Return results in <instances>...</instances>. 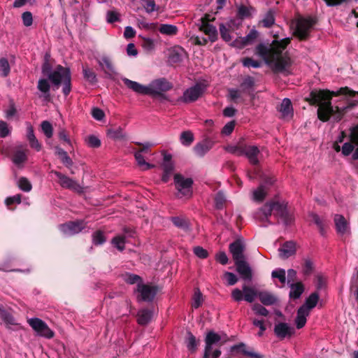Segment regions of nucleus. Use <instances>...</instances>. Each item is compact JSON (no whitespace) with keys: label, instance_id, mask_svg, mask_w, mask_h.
Masks as SVG:
<instances>
[{"label":"nucleus","instance_id":"obj_19","mask_svg":"<svg viewBox=\"0 0 358 358\" xmlns=\"http://www.w3.org/2000/svg\"><path fill=\"white\" fill-rule=\"evenodd\" d=\"M296 243L292 241L285 242L278 249L279 256L282 259H287L295 255L296 252Z\"/></svg>","mask_w":358,"mask_h":358},{"label":"nucleus","instance_id":"obj_9","mask_svg":"<svg viewBox=\"0 0 358 358\" xmlns=\"http://www.w3.org/2000/svg\"><path fill=\"white\" fill-rule=\"evenodd\" d=\"M206 89V84L201 82L197 83L194 86L187 89L180 99L184 103L194 102L205 93Z\"/></svg>","mask_w":358,"mask_h":358},{"label":"nucleus","instance_id":"obj_34","mask_svg":"<svg viewBox=\"0 0 358 358\" xmlns=\"http://www.w3.org/2000/svg\"><path fill=\"white\" fill-rule=\"evenodd\" d=\"M199 340H197L195 336L192 332H187V338H186V346L189 352L192 353L196 352L197 347L199 345Z\"/></svg>","mask_w":358,"mask_h":358},{"label":"nucleus","instance_id":"obj_36","mask_svg":"<svg viewBox=\"0 0 358 358\" xmlns=\"http://www.w3.org/2000/svg\"><path fill=\"white\" fill-rule=\"evenodd\" d=\"M309 216L311 217L312 221L316 224L319 229L320 233L322 236L325 234V220L321 218L317 214L311 213Z\"/></svg>","mask_w":358,"mask_h":358},{"label":"nucleus","instance_id":"obj_40","mask_svg":"<svg viewBox=\"0 0 358 358\" xmlns=\"http://www.w3.org/2000/svg\"><path fill=\"white\" fill-rule=\"evenodd\" d=\"M123 279L127 284L129 285H134L136 283L138 285L140 283H143V279L140 275L131 273H126L123 275Z\"/></svg>","mask_w":358,"mask_h":358},{"label":"nucleus","instance_id":"obj_57","mask_svg":"<svg viewBox=\"0 0 358 358\" xmlns=\"http://www.w3.org/2000/svg\"><path fill=\"white\" fill-rule=\"evenodd\" d=\"M350 141L358 146V123L350 129Z\"/></svg>","mask_w":358,"mask_h":358},{"label":"nucleus","instance_id":"obj_25","mask_svg":"<svg viewBox=\"0 0 358 358\" xmlns=\"http://www.w3.org/2000/svg\"><path fill=\"white\" fill-rule=\"evenodd\" d=\"M278 110L282 113L283 117H292L293 108L291 100L288 98L284 99L278 108Z\"/></svg>","mask_w":358,"mask_h":358},{"label":"nucleus","instance_id":"obj_17","mask_svg":"<svg viewBox=\"0 0 358 358\" xmlns=\"http://www.w3.org/2000/svg\"><path fill=\"white\" fill-rule=\"evenodd\" d=\"M83 221L77 220L75 222H69L60 225V229L67 235H73L80 232L84 229Z\"/></svg>","mask_w":358,"mask_h":358},{"label":"nucleus","instance_id":"obj_49","mask_svg":"<svg viewBox=\"0 0 358 358\" xmlns=\"http://www.w3.org/2000/svg\"><path fill=\"white\" fill-rule=\"evenodd\" d=\"M27 157L24 151L17 150L13 156V162L16 165H20L27 160Z\"/></svg>","mask_w":358,"mask_h":358},{"label":"nucleus","instance_id":"obj_26","mask_svg":"<svg viewBox=\"0 0 358 358\" xmlns=\"http://www.w3.org/2000/svg\"><path fill=\"white\" fill-rule=\"evenodd\" d=\"M199 30L208 36V39L214 43L217 39V31L215 26L212 24H201Z\"/></svg>","mask_w":358,"mask_h":358},{"label":"nucleus","instance_id":"obj_14","mask_svg":"<svg viewBox=\"0 0 358 358\" xmlns=\"http://www.w3.org/2000/svg\"><path fill=\"white\" fill-rule=\"evenodd\" d=\"M229 250L232 255L234 262L246 259L244 255L245 245L242 238H238L230 243L229 245Z\"/></svg>","mask_w":358,"mask_h":358},{"label":"nucleus","instance_id":"obj_24","mask_svg":"<svg viewBox=\"0 0 358 358\" xmlns=\"http://www.w3.org/2000/svg\"><path fill=\"white\" fill-rule=\"evenodd\" d=\"M55 155H57L63 164L68 169H71L73 164V160L68 153L59 146L55 147Z\"/></svg>","mask_w":358,"mask_h":358},{"label":"nucleus","instance_id":"obj_28","mask_svg":"<svg viewBox=\"0 0 358 358\" xmlns=\"http://www.w3.org/2000/svg\"><path fill=\"white\" fill-rule=\"evenodd\" d=\"M98 63L101 66L105 73L108 76H111L116 73L113 63L108 57H103L101 59L98 60Z\"/></svg>","mask_w":358,"mask_h":358},{"label":"nucleus","instance_id":"obj_56","mask_svg":"<svg viewBox=\"0 0 358 358\" xmlns=\"http://www.w3.org/2000/svg\"><path fill=\"white\" fill-rule=\"evenodd\" d=\"M286 273L285 271L283 268H278L274 270L271 273V276L273 278H278L281 283H285L286 282Z\"/></svg>","mask_w":358,"mask_h":358},{"label":"nucleus","instance_id":"obj_1","mask_svg":"<svg viewBox=\"0 0 358 358\" xmlns=\"http://www.w3.org/2000/svg\"><path fill=\"white\" fill-rule=\"evenodd\" d=\"M344 95L350 98L358 96V91H355L349 87H341L338 91H330L329 90L313 89L309 96L304 99L310 106H317V110L318 119L326 122L332 116L334 121L339 122L342 120L348 109L352 108L358 105V99L350 100L346 106H333L331 99L333 96Z\"/></svg>","mask_w":358,"mask_h":358},{"label":"nucleus","instance_id":"obj_55","mask_svg":"<svg viewBox=\"0 0 358 358\" xmlns=\"http://www.w3.org/2000/svg\"><path fill=\"white\" fill-rule=\"evenodd\" d=\"M255 86V79L252 76H247L244 78L243 81L241 84V87L243 91H246L252 89Z\"/></svg>","mask_w":358,"mask_h":358},{"label":"nucleus","instance_id":"obj_6","mask_svg":"<svg viewBox=\"0 0 358 358\" xmlns=\"http://www.w3.org/2000/svg\"><path fill=\"white\" fill-rule=\"evenodd\" d=\"M274 38L275 39L272 41L269 46L263 43L257 45L255 53L259 56H267L269 52L275 55L282 54V51L286 49L291 42L290 38H285L280 41L277 40L278 36L276 35L274 36Z\"/></svg>","mask_w":358,"mask_h":358},{"label":"nucleus","instance_id":"obj_23","mask_svg":"<svg viewBox=\"0 0 358 358\" xmlns=\"http://www.w3.org/2000/svg\"><path fill=\"white\" fill-rule=\"evenodd\" d=\"M258 298L264 306H271L278 301V298L273 294L267 291H259Z\"/></svg>","mask_w":358,"mask_h":358},{"label":"nucleus","instance_id":"obj_4","mask_svg":"<svg viewBox=\"0 0 358 358\" xmlns=\"http://www.w3.org/2000/svg\"><path fill=\"white\" fill-rule=\"evenodd\" d=\"M41 72L46 76L54 87L57 90L62 84V93L67 96L71 91V73L69 68L64 67L60 64L57 65L52 71L50 62H43Z\"/></svg>","mask_w":358,"mask_h":358},{"label":"nucleus","instance_id":"obj_35","mask_svg":"<svg viewBox=\"0 0 358 358\" xmlns=\"http://www.w3.org/2000/svg\"><path fill=\"white\" fill-rule=\"evenodd\" d=\"M173 224L178 228L181 229L185 231L189 230V224L188 220L183 217H172L171 218Z\"/></svg>","mask_w":358,"mask_h":358},{"label":"nucleus","instance_id":"obj_58","mask_svg":"<svg viewBox=\"0 0 358 358\" xmlns=\"http://www.w3.org/2000/svg\"><path fill=\"white\" fill-rule=\"evenodd\" d=\"M106 20L110 24L119 22L120 20V13L116 10H108L106 13Z\"/></svg>","mask_w":358,"mask_h":358},{"label":"nucleus","instance_id":"obj_7","mask_svg":"<svg viewBox=\"0 0 358 358\" xmlns=\"http://www.w3.org/2000/svg\"><path fill=\"white\" fill-rule=\"evenodd\" d=\"M317 23V20L313 17H299L296 22V29L294 35L300 41H306L310 37V34L314 26Z\"/></svg>","mask_w":358,"mask_h":358},{"label":"nucleus","instance_id":"obj_59","mask_svg":"<svg viewBox=\"0 0 358 358\" xmlns=\"http://www.w3.org/2000/svg\"><path fill=\"white\" fill-rule=\"evenodd\" d=\"M242 64L245 67L259 68L261 66V62L253 59L251 57H245L242 59Z\"/></svg>","mask_w":358,"mask_h":358},{"label":"nucleus","instance_id":"obj_60","mask_svg":"<svg viewBox=\"0 0 358 358\" xmlns=\"http://www.w3.org/2000/svg\"><path fill=\"white\" fill-rule=\"evenodd\" d=\"M220 33L221 38L226 42L231 40L229 29L226 27L224 24H220Z\"/></svg>","mask_w":358,"mask_h":358},{"label":"nucleus","instance_id":"obj_41","mask_svg":"<svg viewBox=\"0 0 358 358\" xmlns=\"http://www.w3.org/2000/svg\"><path fill=\"white\" fill-rule=\"evenodd\" d=\"M314 271V264L310 258H303L302 264V272L304 275H310Z\"/></svg>","mask_w":358,"mask_h":358},{"label":"nucleus","instance_id":"obj_13","mask_svg":"<svg viewBox=\"0 0 358 358\" xmlns=\"http://www.w3.org/2000/svg\"><path fill=\"white\" fill-rule=\"evenodd\" d=\"M174 182L176 189L183 196L192 194L191 188L193 185L192 178H185L181 174L177 173L174 176Z\"/></svg>","mask_w":358,"mask_h":358},{"label":"nucleus","instance_id":"obj_64","mask_svg":"<svg viewBox=\"0 0 358 358\" xmlns=\"http://www.w3.org/2000/svg\"><path fill=\"white\" fill-rule=\"evenodd\" d=\"M141 45L143 48L148 52L152 51L155 48L153 40L149 38H143Z\"/></svg>","mask_w":358,"mask_h":358},{"label":"nucleus","instance_id":"obj_46","mask_svg":"<svg viewBox=\"0 0 358 358\" xmlns=\"http://www.w3.org/2000/svg\"><path fill=\"white\" fill-rule=\"evenodd\" d=\"M275 22L274 12L272 10H269L264 18L262 20V23L264 27L266 28L271 27Z\"/></svg>","mask_w":358,"mask_h":358},{"label":"nucleus","instance_id":"obj_54","mask_svg":"<svg viewBox=\"0 0 358 358\" xmlns=\"http://www.w3.org/2000/svg\"><path fill=\"white\" fill-rule=\"evenodd\" d=\"M10 65L8 61L6 58L0 59V71L3 77H6L10 73Z\"/></svg>","mask_w":358,"mask_h":358},{"label":"nucleus","instance_id":"obj_15","mask_svg":"<svg viewBox=\"0 0 358 358\" xmlns=\"http://www.w3.org/2000/svg\"><path fill=\"white\" fill-rule=\"evenodd\" d=\"M236 271L241 278L245 281H251L252 279V271L246 259L234 262Z\"/></svg>","mask_w":358,"mask_h":358},{"label":"nucleus","instance_id":"obj_45","mask_svg":"<svg viewBox=\"0 0 358 358\" xmlns=\"http://www.w3.org/2000/svg\"><path fill=\"white\" fill-rule=\"evenodd\" d=\"M258 36V31L256 29H252L246 36L243 37L244 40L243 45L247 46L253 44Z\"/></svg>","mask_w":358,"mask_h":358},{"label":"nucleus","instance_id":"obj_53","mask_svg":"<svg viewBox=\"0 0 358 358\" xmlns=\"http://www.w3.org/2000/svg\"><path fill=\"white\" fill-rule=\"evenodd\" d=\"M41 129L47 138H51L52 136L53 128L50 122L46 120L43 121L41 122Z\"/></svg>","mask_w":358,"mask_h":358},{"label":"nucleus","instance_id":"obj_3","mask_svg":"<svg viewBox=\"0 0 358 358\" xmlns=\"http://www.w3.org/2000/svg\"><path fill=\"white\" fill-rule=\"evenodd\" d=\"M124 84L134 92L150 95L153 98H159L162 100H166L167 97L164 92L170 90L173 85L166 78H159L152 81L149 86L143 85L136 81L123 78Z\"/></svg>","mask_w":358,"mask_h":358},{"label":"nucleus","instance_id":"obj_33","mask_svg":"<svg viewBox=\"0 0 358 358\" xmlns=\"http://www.w3.org/2000/svg\"><path fill=\"white\" fill-rule=\"evenodd\" d=\"M310 313L303 310V308H300L297 310L296 317L295 318L296 327L298 329L303 328L306 323V317L308 316Z\"/></svg>","mask_w":358,"mask_h":358},{"label":"nucleus","instance_id":"obj_43","mask_svg":"<svg viewBox=\"0 0 358 358\" xmlns=\"http://www.w3.org/2000/svg\"><path fill=\"white\" fill-rule=\"evenodd\" d=\"M112 244L120 252L124 250L125 236H117L113 238Z\"/></svg>","mask_w":358,"mask_h":358},{"label":"nucleus","instance_id":"obj_62","mask_svg":"<svg viewBox=\"0 0 358 358\" xmlns=\"http://www.w3.org/2000/svg\"><path fill=\"white\" fill-rule=\"evenodd\" d=\"M138 25L146 30H155L157 27V23H148L144 19L138 20Z\"/></svg>","mask_w":358,"mask_h":358},{"label":"nucleus","instance_id":"obj_50","mask_svg":"<svg viewBox=\"0 0 358 358\" xmlns=\"http://www.w3.org/2000/svg\"><path fill=\"white\" fill-rule=\"evenodd\" d=\"M266 194L267 189L264 188V185H260L253 193L255 199L258 201H262L266 197Z\"/></svg>","mask_w":358,"mask_h":358},{"label":"nucleus","instance_id":"obj_51","mask_svg":"<svg viewBox=\"0 0 358 358\" xmlns=\"http://www.w3.org/2000/svg\"><path fill=\"white\" fill-rule=\"evenodd\" d=\"M83 71L85 79L90 83L94 84L97 82L96 76L92 69L83 68Z\"/></svg>","mask_w":358,"mask_h":358},{"label":"nucleus","instance_id":"obj_2","mask_svg":"<svg viewBox=\"0 0 358 358\" xmlns=\"http://www.w3.org/2000/svg\"><path fill=\"white\" fill-rule=\"evenodd\" d=\"M272 214L280 218L285 225H289L292 222V216L287 209V203L275 201L266 202L255 212L254 217L262 222L264 227H267L272 224L269 220Z\"/></svg>","mask_w":358,"mask_h":358},{"label":"nucleus","instance_id":"obj_42","mask_svg":"<svg viewBox=\"0 0 358 358\" xmlns=\"http://www.w3.org/2000/svg\"><path fill=\"white\" fill-rule=\"evenodd\" d=\"M194 141V135L190 131H185L180 134V142L184 145H189Z\"/></svg>","mask_w":358,"mask_h":358},{"label":"nucleus","instance_id":"obj_52","mask_svg":"<svg viewBox=\"0 0 358 358\" xmlns=\"http://www.w3.org/2000/svg\"><path fill=\"white\" fill-rule=\"evenodd\" d=\"M18 187L21 190L26 192L31 191L32 188V185L29 180L24 177H21L19 179Z\"/></svg>","mask_w":358,"mask_h":358},{"label":"nucleus","instance_id":"obj_21","mask_svg":"<svg viewBox=\"0 0 358 358\" xmlns=\"http://www.w3.org/2000/svg\"><path fill=\"white\" fill-rule=\"evenodd\" d=\"M259 154L260 151L257 146L246 145L244 155L247 157L252 165L257 166L259 164L258 156Z\"/></svg>","mask_w":358,"mask_h":358},{"label":"nucleus","instance_id":"obj_48","mask_svg":"<svg viewBox=\"0 0 358 358\" xmlns=\"http://www.w3.org/2000/svg\"><path fill=\"white\" fill-rule=\"evenodd\" d=\"M92 242L95 245L103 244L106 242V237L103 232L98 230L93 233Z\"/></svg>","mask_w":358,"mask_h":358},{"label":"nucleus","instance_id":"obj_44","mask_svg":"<svg viewBox=\"0 0 358 358\" xmlns=\"http://www.w3.org/2000/svg\"><path fill=\"white\" fill-rule=\"evenodd\" d=\"M192 307L194 308H199L203 302V294L199 288L194 289V293L193 296Z\"/></svg>","mask_w":358,"mask_h":358},{"label":"nucleus","instance_id":"obj_16","mask_svg":"<svg viewBox=\"0 0 358 358\" xmlns=\"http://www.w3.org/2000/svg\"><path fill=\"white\" fill-rule=\"evenodd\" d=\"M273 331L275 335L282 341L286 337L290 338L292 336L295 331L287 323L278 322L275 324Z\"/></svg>","mask_w":358,"mask_h":358},{"label":"nucleus","instance_id":"obj_18","mask_svg":"<svg viewBox=\"0 0 358 358\" xmlns=\"http://www.w3.org/2000/svg\"><path fill=\"white\" fill-rule=\"evenodd\" d=\"M214 142L210 138H206L197 143L193 148L194 154L199 157H203L213 147Z\"/></svg>","mask_w":358,"mask_h":358},{"label":"nucleus","instance_id":"obj_31","mask_svg":"<svg viewBox=\"0 0 358 358\" xmlns=\"http://www.w3.org/2000/svg\"><path fill=\"white\" fill-rule=\"evenodd\" d=\"M152 313L148 309H143L137 314V322L142 326L147 325L151 320Z\"/></svg>","mask_w":358,"mask_h":358},{"label":"nucleus","instance_id":"obj_29","mask_svg":"<svg viewBox=\"0 0 358 358\" xmlns=\"http://www.w3.org/2000/svg\"><path fill=\"white\" fill-rule=\"evenodd\" d=\"M107 135L115 141L127 139V134L121 127L108 129Z\"/></svg>","mask_w":358,"mask_h":358},{"label":"nucleus","instance_id":"obj_39","mask_svg":"<svg viewBox=\"0 0 358 358\" xmlns=\"http://www.w3.org/2000/svg\"><path fill=\"white\" fill-rule=\"evenodd\" d=\"M159 31L161 34L168 35V36H174L178 32V28L175 25L168 24H162L160 25L159 28Z\"/></svg>","mask_w":358,"mask_h":358},{"label":"nucleus","instance_id":"obj_47","mask_svg":"<svg viewBox=\"0 0 358 358\" xmlns=\"http://www.w3.org/2000/svg\"><path fill=\"white\" fill-rule=\"evenodd\" d=\"M226 202V197L223 192H218L215 197V206L217 210H221L224 208Z\"/></svg>","mask_w":358,"mask_h":358},{"label":"nucleus","instance_id":"obj_61","mask_svg":"<svg viewBox=\"0 0 358 358\" xmlns=\"http://www.w3.org/2000/svg\"><path fill=\"white\" fill-rule=\"evenodd\" d=\"M86 142L91 148H96L101 146V141L94 135L89 136L86 139Z\"/></svg>","mask_w":358,"mask_h":358},{"label":"nucleus","instance_id":"obj_32","mask_svg":"<svg viewBox=\"0 0 358 358\" xmlns=\"http://www.w3.org/2000/svg\"><path fill=\"white\" fill-rule=\"evenodd\" d=\"M49 79L41 78L38 81L37 89L43 94L45 99L50 98V84Z\"/></svg>","mask_w":358,"mask_h":358},{"label":"nucleus","instance_id":"obj_12","mask_svg":"<svg viewBox=\"0 0 358 358\" xmlns=\"http://www.w3.org/2000/svg\"><path fill=\"white\" fill-rule=\"evenodd\" d=\"M29 324L41 336L47 338L54 336V332L48 327L45 322L39 318H31L28 321Z\"/></svg>","mask_w":358,"mask_h":358},{"label":"nucleus","instance_id":"obj_27","mask_svg":"<svg viewBox=\"0 0 358 358\" xmlns=\"http://www.w3.org/2000/svg\"><path fill=\"white\" fill-rule=\"evenodd\" d=\"M319 299V294L317 292H313L306 299L304 304L300 308H303V310H306L307 312L310 313V310L317 306Z\"/></svg>","mask_w":358,"mask_h":358},{"label":"nucleus","instance_id":"obj_38","mask_svg":"<svg viewBox=\"0 0 358 358\" xmlns=\"http://www.w3.org/2000/svg\"><path fill=\"white\" fill-rule=\"evenodd\" d=\"M0 317L6 324H17L13 315L3 308H0Z\"/></svg>","mask_w":358,"mask_h":358},{"label":"nucleus","instance_id":"obj_37","mask_svg":"<svg viewBox=\"0 0 358 358\" xmlns=\"http://www.w3.org/2000/svg\"><path fill=\"white\" fill-rule=\"evenodd\" d=\"M134 157H135L136 161L137 162L138 165L143 171H146V170H148V169H150L155 167L154 164H151L145 162L143 156L142 155V153H141L140 152L136 151L134 153Z\"/></svg>","mask_w":358,"mask_h":358},{"label":"nucleus","instance_id":"obj_11","mask_svg":"<svg viewBox=\"0 0 358 358\" xmlns=\"http://www.w3.org/2000/svg\"><path fill=\"white\" fill-rule=\"evenodd\" d=\"M51 173L58 178V182L61 187L72 189L78 193L83 192V187L76 180L57 171L52 170Z\"/></svg>","mask_w":358,"mask_h":358},{"label":"nucleus","instance_id":"obj_22","mask_svg":"<svg viewBox=\"0 0 358 358\" xmlns=\"http://www.w3.org/2000/svg\"><path fill=\"white\" fill-rule=\"evenodd\" d=\"M221 341V336L213 331L206 333L205 341V350L212 352L213 345L217 344Z\"/></svg>","mask_w":358,"mask_h":358},{"label":"nucleus","instance_id":"obj_20","mask_svg":"<svg viewBox=\"0 0 358 358\" xmlns=\"http://www.w3.org/2000/svg\"><path fill=\"white\" fill-rule=\"evenodd\" d=\"M336 230L339 235H344L350 232L349 222L342 215L336 214L334 219Z\"/></svg>","mask_w":358,"mask_h":358},{"label":"nucleus","instance_id":"obj_8","mask_svg":"<svg viewBox=\"0 0 358 358\" xmlns=\"http://www.w3.org/2000/svg\"><path fill=\"white\" fill-rule=\"evenodd\" d=\"M259 292L255 288L244 285L242 290L236 288L231 292V297L235 301L245 300L248 303H252L258 297Z\"/></svg>","mask_w":358,"mask_h":358},{"label":"nucleus","instance_id":"obj_5","mask_svg":"<svg viewBox=\"0 0 358 358\" xmlns=\"http://www.w3.org/2000/svg\"><path fill=\"white\" fill-rule=\"evenodd\" d=\"M262 57L267 64H273L272 70L275 73H284L289 75L290 71L289 70L292 66V60L289 56L285 53L275 55L273 53H268L267 56H260Z\"/></svg>","mask_w":358,"mask_h":358},{"label":"nucleus","instance_id":"obj_10","mask_svg":"<svg viewBox=\"0 0 358 358\" xmlns=\"http://www.w3.org/2000/svg\"><path fill=\"white\" fill-rule=\"evenodd\" d=\"M136 291L138 293L137 296L138 301L151 302L154 300L157 293V287L156 286L140 283L137 285Z\"/></svg>","mask_w":358,"mask_h":358},{"label":"nucleus","instance_id":"obj_30","mask_svg":"<svg viewBox=\"0 0 358 358\" xmlns=\"http://www.w3.org/2000/svg\"><path fill=\"white\" fill-rule=\"evenodd\" d=\"M289 287L290 292L289 294V296L291 299H297L300 298V296L304 292V286L301 282L291 283Z\"/></svg>","mask_w":358,"mask_h":358},{"label":"nucleus","instance_id":"obj_63","mask_svg":"<svg viewBox=\"0 0 358 358\" xmlns=\"http://www.w3.org/2000/svg\"><path fill=\"white\" fill-rule=\"evenodd\" d=\"M250 8L244 5H241L238 8L237 15L241 19H244L250 16Z\"/></svg>","mask_w":358,"mask_h":358}]
</instances>
